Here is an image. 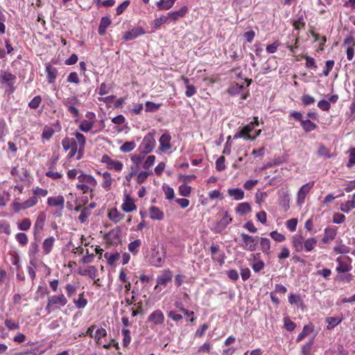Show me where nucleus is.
<instances>
[{"label": "nucleus", "mask_w": 355, "mask_h": 355, "mask_svg": "<svg viewBox=\"0 0 355 355\" xmlns=\"http://www.w3.org/2000/svg\"><path fill=\"white\" fill-rule=\"evenodd\" d=\"M96 186L97 181L92 175L83 173L78 175V183L76 187L82 193H89L90 197L92 198Z\"/></svg>", "instance_id": "1"}, {"label": "nucleus", "mask_w": 355, "mask_h": 355, "mask_svg": "<svg viewBox=\"0 0 355 355\" xmlns=\"http://www.w3.org/2000/svg\"><path fill=\"white\" fill-rule=\"evenodd\" d=\"M155 136V130H153L144 137L138 148L140 154L146 155L153 150L156 146Z\"/></svg>", "instance_id": "2"}, {"label": "nucleus", "mask_w": 355, "mask_h": 355, "mask_svg": "<svg viewBox=\"0 0 355 355\" xmlns=\"http://www.w3.org/2000/svg\"><path fill=\"white\" fill-rule=\"evenodd\" d=\"M241 237L243 241L241 247L243 249L250 252L256 250L259 239L258 236H252L245 233H241Z\"/></svg>", "instance_id": "3"}, {"label": "nucleus", "mask_w": 355, "mask_h": 355, "mask_svg": "<svg viewBox=\"0 0 355 355\" xmlns=\"http://www.w3.org/2000/svg\"><path fill=\"white\" fill-rule=\"evenodd\" d=\"M67 300L63 294L53 295L48 299V303L46 306V311L48 313L51 311L52 307L64 306L67 304Z\"/></svg>", "instance_id": "4"}, {"label": "nucleus", "mask_w": 355, "mask_h": 355, "mask_svg": "<svg viewBox=\"0 0 355 355\" xmlns=\"http://www.w3.org/2000/svg\"><path fill=\"white\" fill-rule=\"evenodd\" d=\"M313 182H309L302 185L297 193L296 202L298 206H302L304 202L307 194L313 187Z\"/></svg>", "instance_id": "5"}, {"label": "nucleus", "mask_w": 355, "mask_h": 355, "mask_svg": "<svg viewBox=\"0 0 355 355\" xmlns=\"http://www.w3.org/2000/svg\"><path fill=\"white\" fill-rule=\"evenodd\" d=\"M38 202V199L36 196H33L26 200L23 202H20L18 200H15L13 202V208L15 211H19L20 210L26 209L30 207L35 206Z\"/></svg>", "instance_id": "6"}, {"label": "nucleus", "mask_w": 355, "mask_h": 355, "mask_svg": "<svg viewBox=\"0 0 355 355\" xmlns=\"http://www.w3.org/2000/svg\"><path fill=\"white\" fill-rule=\"evenodd\" d=\"M101 162L105 164L108 169L114 170L118 172L121 171L123 167L122 162L111 159L107 155L102 156Z\"/></svg>", "instance_id": "7"}, {"label": "nucleus", "mask_w": 355, "mask_h": 355, "mask_svg": "<svg viewBox=\"0 0 355 355\" xmlns=\"http://www.w3.org/2000/svg\"><path fill=\"white\" fill-rule=\"evenodd\" d=\"M172 271L169 269L164 270L157 277V284L155 287V289H157L160 286H166V284L172 280Z\"/></svg>", "instance_id": "8"}, {"label": "nucleus", "mask_w": 355, "mask_h": 355, "mask_svg": "<svg viewBox=\"0 0 355 355\" xmlns=\"http://www.w3.org/2000/svg\"><path fill=\"white\" fill-rule=\"evenodd\" d=\"M46 219V215L44 212H40L37 215L33 227V234L35 237L38 236L43 230Z\"/></svg>", "instance_id": "9"}, {"label": "nucleus", "mask_w": 355, "mask_h": 355, "mask_svg": "<svg viewBox=\"0 0 355 355\" xmlns=\"http://www.w3.org/2000/svg\"><path fill=\"white\" fill-rule=\"evenodd\" d=\"M249 262L255 272H260L265 266L264 262L260 259V253L252 254Z\"/></svg>", "instance_id": "10"}, {"label": "nucleus", "mask_w": 355, "mask_h": 355, "mask_svg": "<svg viewBox=\"0 0 355 355\" xmlns=\"http://www.w3.org/2000/svg\"><path fill=\"white\" fill-rule=\"evenodd\" d=\"M338 266L336 267V271L339 273H345L352 270V259L349 257H347L345 261H343L341 257L336 259Z\"/></svg>", "instance_id": "11"}, {"label": "nucleus", "mask_w": 355, "mask_h": 355, "mask_svg": "<svg viewBox=\"0 0 355 355\" xmlns=\"http://www.w3.org/2000/svg\"><path fill=\"white\" fill-rule=\"evenodd\" d=\"M259 125L258 118L254 117V121L250 122L243 128H241L242 131L244 132L245 139L253 141L254 140V137H252L251 133L254 132V129L255 126Z\"/></svg>", "instance_id": "12"}, {"label": "nucleus", "mask_w": 355, "mask_h": 355, "mask_svg": "<svg viewBox=\"0 0 355 355\" xmlns=\"http://www.w3.org/2000/svg\"><path fill=\"white\" fill-rule=\"evenodd\" d=\"M171 137L168 132H165L159 138V150L162 152H165L172 148L171 144Z\"/></svg>", "instance_id": "13"}, {"label": "nucleus", "mask_w": 355, "mask_h": 355, "mask_svg": "<svg viewBox=\"0 0 355 355\" xmlns=\"http://www.w3.org/2000/svg\"><path fill=\"white\" fill-rule=\"evenodd\" d=\"M148 321L155 325H160L164 322V313L159 309L155 310L148 315Z\"/></svg>", "instance_id": "14"}, {"label": "nucleus", "mask_w": 355, "mask_h": 355, "mask_svg": "<svg viewBox=\"0 0 355 355\" xmlns=\"http://www.w3.org/2000/svg\"><path fill=\"white\" fill-rule=\"evenodd\" d=\"M87 117H88L89 119L82 121L79 125V129L84 132L90 131L94 124L95 115L94 114H87Z\"/></svg>", "instance_id": "15"}, {"label": "nucleus", "mask_w": 355, "mask_h": 355, "mask_svg": "<svg viewBox=\"0 0 355 355\" xmlns=\"http://www.w3.org/2000/svg\"><path fill=\"white\" fill-rule=\"evenodd\" d=\"M10 173L15 181H25L28 175L26 168H18L17 166L13 167Z\"/></svg>", "instance_id": "16"}, {"label": "nucleus", "mask_w": 355, "mask_h": 355, "mask_svg": "<svg viewBox=\"0 0 355 355\" xmlns=\"http://www.w3.org/2000/svg\"><path fill=\"white\" fill-rule=\"evenodd\" d=\"M144 34H145L144 28L142 27L138 26L125 32L123 35V39L125 41L132 40Z\"/></svg>", "instance_id": "17"}, {"label": "nucleus", "mask_w": 355, "mask_h": 355, "mask_svg": "<svg viewBox=\"0 0 355 355\" xmlns=\"http://www.w3.org/2000/svg\"><path fill=\"white\" fill-rule=\"evenodd\" d=\"M232 221V218L230 216L228 211H225L223 216L221 219L216 223V232H221L225 230L227 226Z\"/></svg>", "instance_id": "18"}, {"label": "nucleus", "mask_w": 355, "mask_h": 355, "mask_svg": "<svg viewBox=\"0 0 355 355\" xmlns=\"http://www.w3.org/2000/svg\"><path fill=\"white\" fill-rule=\"evenodd\" d=\"M47 204L51 207H58L61 211L64 209V198L62 196L59 195L55 197H49L47 199Z\"/></svg>", "instance_id": "19"}, {"label": "nucleus", "mask_w": 355, "mask_h": 355, "mask_svg": "<svg viewBox=\"0 0 355 355\" xmlns=\"http://www.w3.org/2000/svg\"><path fill=\"white\" fill-rule=\"evenodd\" d=\"M227 193L228 196L236 201L241 200L245 197L243 190L240 188H230L227 190Z\"/></svg>", "instance_id": "20"}, {"label": "nucleus", "mask_w": 355, "mask_h": 355, "mask_svg": "<svg viewBox=\"0 0 355 355\" xmlns=\"http://www.w3.org/2000/svg\"><path fill=\"white\" fill-rule=\"evenodd\" d=\"M45 71L49 83H54L58 76V70L56 68L47 64L45 67Z\"/></svg>", "instance_id": "21"}, {"label": "nucleus", "mask_w": 355, "mask_h": 355, "mask_svg": "<svg viewBox=\"0 0 355 355\" xmlns=\"http://www.w3.org/2000/svg\"><path fill=\"white\" fill-rule=\"evenodd\" d=\"M235 211L241 216L246 215L252 211V207L249 202H241L237 205Z\"/></svg>", "instance_id": "22"}, {"label": "nucleus", "mask_w": 355, "mask_h": 355, "mask_svg": "<svg viewBox=\"0 0 355 355\" xmlns=\"http://www.w3.org/2000/svg\"><path fill=\"white\" fill-rule=\"evenodd\" d=\"M304 239L301 235H295L293 237V246L295 248V250L298 252H302L304 250Z\"/></svg>", "instance_id": "23"}, {"label": "nucleus", "mask_w": 355, "mask_h": 355, "mask_svg": "<svg viewBox=\"0 0 355 355\" xmlns=\"http://www.w3.org/2000/svg\"><path fill=\"white\" fill-rule=\"evenodd\" d=\"M343 320V317H328L325 319V322L327 324V329L332 330L336 326L341 323Z\"/></svg>", "instance_id": "24"}, {"label": "nucleus", "mask_w": 355, "mask_h": 355, "mask_svg": "<svg viewBox=\"0 0 355 355\" xmlns=\"http://www.w3.org/2000/svg\"><path fill=\"white\" fill-rule=\"evenodd\" d=\"M54 243L55 238L53 236H49L44 239V241L42 243V249L43 252L45 254H48L51 252L53 247L54 245Z\"/></svg>", "instance_id": "25"}, {"label": "nucleus", "mask_w": 355, "mask_h": 355, "mask_svg": "<svg viewBox=\"0 0 355 355\" xmlns=\"http://www.w3.org/2000/svg\"><path fill=\"white\" fill-rule=\"evenodd\" d=\"M182 80H183L185 87L187 89L185 92V95L187 97L193 96L197 92L196 87L194 85L190 84L189 80L187 78L182 76Z\"/></svg>", "instance_id": "26"}, {"label": "nucleus", "mask_w": 355, "mask_h": 355, "mask_svg": "<svg viewBox=\"0 0 355 355\" xmlns=\"http://www.w3.org/2000/svg\"><path fill=\"white\" fill-rule=\"evenodd\" d=\"M164 213L159 208L152 206L149 209V216L153 220H161L164 218Z\"/></svg>", "instance_id": "27"}, {"label": "nucleus", "mask_w": 355, "mask_h": 355, "mask_svg": "<svg viewBox=\"0 0 355 355\" xmlns=\"http://www.w3.org/2000/svg\"><path fill=\"white\" fill-rule=\"evenodd\" d=\"M336 236V230L332 227H327L324 230V236L322 241L324 243H327L331 241H333Z\"/></svg>", "instance_id": "28"}, {"label": "nucleus", "mask_w": 355, "mask_h": 355, "mask_svg": "<svg viewBox=\"0 0 355 355\" xmlns=\"http://www.w3.org/2000/svg\"><path fill=\"white\" fill-rule=\"evenodd\" d=\"M102 176L103 178L102 187L105 191H108L111 189L113 179L109 172H104Z\"/></svg>", "instance_id": "29"}, {"label": "nucleus", "mask_w": 355, "mask_h": 355, "mask_svg": "<svg viewBox=\"0 0 355 355\" xmlns=\"http://www.w3.org/2000/svg\"><path fill=\"white\" fill-rule=\"evenodd\" d=\"M121 207L122 209L125 212H130L136 209L134 200L128 196H125Z\"/></svg>", "instance_id": "30"}, {"label": "nucleus", "mask_w": 355, "mask_h": 355, "mask_svg": "<svg viewBox=\"0 0 355 355\" xmlns=\"http://www.w3.org/2000/svg\"><path fill=\"white\" fill-rule=\"evenodd\" d=\"M187 7L183 6L179 10L170 12L168 14V19L177 20L178 18L184 17L187 12Z\"/></svg>", "instance_id": "31"}, {"label": "nucleus", "mask_w": 355, "mask_h": 355, "mask_svg": "<svg viewBox=\"0 0 355 355\" xmlns=\"http://www.w3.org/2000/svg\"><path fill=\"white\" fill-rule=\"evenodd\" d=\"M0 77L1 80L6 83L9 86H12L14 80L16 79V76L15 75L6 71H1Z\"/></svg>", "instance_id": "32"}, {"label": "nucleus", "mask_w": 355, "mask_h": 355, "mask_svg": "<svg viewBox=\"0 0 355 355\" xmlns=\"http://www.w3.org/2000/svg\"><path fill=\"white\" fill-rule=\"evenodd\" d=\"M110 24H111V20L109 17H102L100 24H99V26H98V34L101 35H105L106 29L110 25Z\"/></svg>", "instance_id": "33"}, {"label": "nucleus", "mask_w": 355, "mask_h": 355, "mask_svg": "<svg viewBox=\"0 0 355 355\" xmlns=\"http://www.w3.org/2000/svg\"><path fill=\"white\" fill-rule=\"evenodd\" d=\"M164 262V256L161 255L158 251L152 257L151 263L155 267H161Z\"/></svg>", "instance_id": "34"}, {"label": "nucleus", "mask_w": 355, "mask_h": 355, "mask_svg": "<svg viewBox=\"0 0 355 355\" xmlns=\"http://www.w3.org/2000/svg\"><path fill=\"white\" fill-rule=\"evenodd\" d=\"M301 125L306 132H311L317 128V125L309 119L302 121Z\"/></svg>", "instance_id": "35"}, {"label": "nucleus", "mask_w": 355, "mask_h": 355, "mask_svg": "<svg viewBox=\"0 0 355 355\" xmlns=\"http://www.w3.org/2000/svg\"><path fill=\"white\" fill-rule=\"evenodd\" d=\"M260 245L262 252L266 254H269L270 252V241L267 238L260 239Z\"/></svg>", "instance_id": "36"}, {"label": "nucleus", "mask_w": 355, "mask_h": 355, "mask_svg": "<svg viewBox=\"0 0 355 355\" xmlns=\"http://www.w3.org/2000/svg\"><path fill=\"white\" fill-rule=\"evenodd\" d=\"M62 145L63 149L65 151H67L69 149L72 148L73 146H77L76 141L74 139H70L69 137H66L62 139Z\"/></svg>", "instance_id": "37"}, {"label": "nucleus", "mask_w": 355, "mask_h": 355, "mask_svg": "<svg viewBox=\"0 0 355 355\" xmlns=\"http://www.w3.org/2000/svg\"><path fill=\"white\" fill-rule=\"evenodd\" d=\"M73 303L78 309L85 308L87 304V300L84 297V293H80L78 298L73 300Z\"/></svg>", "instance_id": "38"}, {"label": "nucleus", "mask_w": 355, "mask_h": 355, "mask_svg": "<svg viewBox=\"0 0 355 355\" xmlns=\"http://www.w3.org/2000/svg\"><path fill=\"white\" fill-rule=\"evenodd\" d=\"M317 244V240L315 238H309L304 242V249L306 252L311 251Z\"/></svg>", "instance_id": "39"}, {"label": "nucleus", "mask_w": 355, "mask_h": 355, "mask_svg": "<svg viewBox=\"0 0 355 355\" xmlns=\"http://www.w3.org/2000/svg\"><path fill=\"white\" fill-rule=\"evenodd\" d=\"M81 275H87L91 279H95L96 277L97 269L95 266H91L88 269L79 272Z\"/></svg>", "instance_id": "40"}, {"label": "nucleus", "mask_w": 355, "mask_h": 355, "mask_svg": "<svg viewBox=\"0 0 355 355\" xmlns=\"http://www.w3.org/2000/svg\"><path fill=\"white\" fill-rule=\"evenodd\" d=\"M55 133V130L52 127L50 126H44L43 129V132L42 134V138L45 140H49L53 134Z\"/></svg>", "instance_id": "41"}, {"label": "nucleus", "mask_w": 355, "mask_h": 355, "mask_svg": "<svg viewBox=\"0 0 355 355\" xmlns=\"http://www.w3.org/2000/svg\"><path fill=\"white\" fill-rule=\"evenodd\" d=\"M354 208H355V204L352 200L340 205V210L345 213H349Z\"/></svg>", "instance_id": "42"}, {"label": "nucleus", "mask_w": 355, "mask_h": 355, "mask_svg": "<svg viewBox=\"0 0 355 355\" xmlns=\"http://www.w3.org/2000/svg\"><path fill=\"white\" fill-rule=\"evenodd\" d=\"M136 147L135 141H125L121 147L120 150L123 153L132 151Z\"/></svg>", "instance_id": "43"}, {"label": "nucleus", "mask_w": 355, "mask_h": 355, "mask_svg": "<svg viewBox=\"0 0 355 355\" xmlns=\"http://www.w3.org/2000/svg\"><path fill=\"white\" fill-rule=\"evenodd\" d=\"M314 338L310 339L306 344L302 347V355H310L311 347L313 344Z\"/></svg>", "instance_id": "44"}, {"label": "nucleus", "mask_w": 355, "mask_h": 355, "mask_svg": "<svg viewBox=\"0 0 355 355\" xmlns=\"http://www.w3.org/2000/svg\"><path fill=\"white\" fill-rule=\"evenodd\" d=\"M141 245V241L139 239H136L134 241L131 242L128 245V250L130 252L134 254L138 252V248Z\"/></svg>", "instance_id": "45"}, {"label": "nucleus", "mask_w": 355, "mask_h": 355, "mask_svg": "<svg viewBox=\"0 0 355 355\" xmlns=\"http://www.w3.org/2000/svg\"><path fill=\"white\" fill-rule=\"evenodd\" d=\"M162 104L161 103H155L153 102H151V101H147L146 103V111L148 112H156L157 110H159V108L161 107Z\"/></svg>", "instance_id": "46"}, {"label": "nucleus", "mask_w": 355, "mask_h": 355, "mask_svg": "<svg viewBox=\"0 0 355 355\" xmlns=\"http://www.w3.org/2000/svg\"><path fill=\"white\" fill-rule=\"evenodd\" d=\"M121 333L123 337V346L127 347L131 341L130 331L129 329H123Z\"/></svg>", "instance_id": "47"}, {"label": "nucleus", "mask_w": 355, "mask_h": 355, "mask_svg": "<svg viewBox=\"0 0 355 355\" xmlns=\"http://www.w3.org/2000/svg\"><path fill=\"white\" fill-rule=\"evenodd\" d=\"M162 189L166 199L171 200L174 198V190L173 188H171L168 185L164 184Z\"/></svg>", "instance_id": "48"}, {"label": "nucleus", "mask_w": 355, "mask_h": 355, "mask_svg": "<svg viewBox=\"0 0 355 355\" xmlns=\"http://www.w3.org/2000/svg\"><path fill=\"white\" fill-rule=\"evenodd\" d=\"M312 328L309 325H305L302 331V332L298 335L297 338V341L300 342L305 337H306L312 331Z\"/></svg>", "instance_id": "49"}, {"label": "nucleus", "mask_w": 355, "mask_h": 355, "mask_svg": "<svg viewBox=\"0 0 355 355\" xmlns=\"http://www.w3.org/2000/svg\"><path fill=\"white\" fill-rule=\"evenodd\" d=\"M303 58L306 60L305 66L306 68L313 69H315L317 68V65L313 58L310 57L307 55H303Z\"/></svg>", "instance_id": "50"}, {"label": "nucleus", "mask_w": 355, "mask_h": 355, "mask_svg": "<svg viewBox=\"0 0 355 355\" xmlns=\"http://www.w3.org/2000/svg\"><path fill=\"white\" fill-rule=\"evenodd\" d=\"M74 135L76 137V144L80 148H85L86 144V139L85 136L80 132H76Z\"/></svg>", "instance_id": "51"}, {"label": "nucleus", "mask_w": 355, "mask_h": 355, "mask_svg": "<svg viewBox=\"0 0 355 355\" xmlns=\"http://www.w3.org/2000/svg\"><path fill=\"white\" fill-rule=\"evenodd\" d=\"M191 187L188 186L185 184H181L179 187V189H178L180 195L184 196V197L189 196L191 193Z\"/></svg>", "instance_id": "52"}, {"label": "nucleus", "mask_w": 355, "mask_h": 355, "mask_svg": "<svg viewBox=\"0 0 355 355\" xmlns=\"http://www.w3.org/2000/svg\"><path fill=\"white\" fill-rule=\"evenodd\" d=\"M91 215V211H89V208H83L81 209L80 214L78 217V220L83 223H85L88 217Z\"/></svg>", "instance_id": "53"}, {"label": "nucleus", "mask_w": 355, "mask_h": 355, "mask_svg": "<svg viewBox=\"0 0 355 355\" xmlns=\"http://www.w3.org/2000/svg\"><path fill=\"white\" fill-rule=\"evenodd\" d=\"M105 257L107 259L108 264L113 265L119 259L120 255L119 253H114L111 254L105 253Z\"/></svg>", "instance_id": "54"}, {"label": "nucleus", "mask_w": 355, "mask_h": 355, "mask_svg": "<svg viewBox=\"0 0 355 355\" xmlns=\"http://www.w3.org/2000/svg\"><path fill=\"white\" fill-rule=\"evenodd\" d=\"M130 1L128 0L124 1L120 5H119L116 8V15H121L129 6Z\"/></svg>", "instance_id": "55"}, {"label": "nucleus", "mask_w": 355, "mask_h": 355, "mask_svg": "<svg viewBox=\"0 0 355 355\" xmlns=\"http://www.w3.org/2000/svg\"><path fill=\"white\" fill-rule=\"evenodd\" d=\"M106 335H107L106 330L102 327L99 328L95 332L94 339L97 343H100V340L102 338L106 336Z\"/></svg>", "instance_id": "56"}, {"label": "nucleus", "mask_w": 355, "mask_h": 355, "mask_svg": "<svg viewBox=\"0 0 355 355\" xmlns=\"http://www.w3.org/2000/svg\"><path fill=\"white\" fill-rule=\"evenodd\" d=\"M31 221L29 218H24L20 223L18 224V228L20 230L26 231L30 229Z\"/></svg>", "instance_id": "57"}, {"label": "nucleus", "mask_w": 355, "mask_h": 355, "mask_svg": "<svg viewBox=\"0 0 355 355\" xmlns=\"http://www.w3.org/2000/svg\"><path fill=\"white\" fill-rule=\"evenodd\" d=\"M109 218L112 221L117 223L122 218V216L116 209H114L109 212Z\"/></svg>", "instance_id": "58"}, {"label": "nucleus", "mask_w": 355, "mask_h": 355, "mask_svg": "<svg viewBox=\"0 0 355 355\" xmlns=\"http://www.w3.org/2000/svg\"><path fill=\"white\" fill-rule=\"evenodd\" d=\"M334 250L340 254H347L349 252L350 249L348 246L344 244H340L334 248Z\"/></svg>", "instance_id": "59"}, {"label": "nucleus", "mask_w": 355, "mask_h": 355, "mask_svg": "<svg viewBox=\"0 0 355 355\" xmlns=\"http://www.w3.org/2000/svg\"><path fill=\"white\" fill-rule=\"evenodd\" d=\"M349 162L347 164L348 168H351L355 165V148H352L349 150Z\"/></svg>", "instance_id": "60"}, {"label": "nucleus", "mask_w": 355, "mask_h": 355, "mask_svg": "<svg viewBox=\"0 0 355 355\" xmlns=\"http://www.w3.org/2000/svg\"><path fill=\"white\" fill-rule=\"evenodd\" d=\"M16 240L22 245H25L28 243V236L24 233H17L15 236Z\"/></svg>", "instance_id": "61"}, {"label": "nucleus", "mask_w": 355, "mask_h": 355, "mask_svg": "<svg viewBox=\"0 0 355 355\" xmlns=\"http://www.w3.org/2000/svg\"><path fill=\"white\" fill-rule=\"evenodd\" d=\"M42 102V98L40 96H35L28 103L31 109H37Z\"/></svg>", "instance_id": "62"}, {"label": "nucleus", "mask_w": 355, "mask_h": 355, "mask_svg": "<svg viewBox=\"0 0 355 355\" xmlns=\"http://www.w3.org/2000/svg\"><path fill=\"white\" fill-rule=\"evenodd\" d=\"M5 325L9 330H16L19 328V324L10 319L5 320Z\"/></svg>", "instance_id": "63"}, {"label": "nucleus", "mask_w": 355, "mask_h": 355, "mask_svg": "<svg viewBox=\"0 0 355 355\" xmlns=\"http://www.w3.org/2000/svg\"><path fill=\"white\" fill-rule=\"evenodd\" d=\"M168 16L162 15L159 18H157L154 20V21H153L154 26L156 28H158L160 27V26L162 24L166 23L168 21Z\"/></svg>", "instance_id": "64"}]
</instances>
